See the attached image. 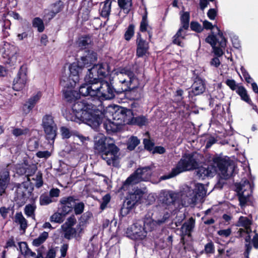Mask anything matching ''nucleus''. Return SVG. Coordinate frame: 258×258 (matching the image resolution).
Segmentation results:
<instances>
[{
    "instance_id": "1",
    "label": "nucleus",
    "mask_w": 258,
    "mask_h": 258,
    "mask_svg": "<svg viewBox=\"0 0 258 258\" xmlns=\"http://www.w3.org/2000/svg\"><path fill=\"white\" fill-rule=\"evenodd\" d=\"M206 192L204 185L202 183H196L194 189L186 186L181 191V204L183 207L195 205L206 195Z\"/></svg>"
},
{
    "instance_id": "2",
    "label": "nucleus",
    "mask_w": 258,
    "mask_h": 258,
    "mask_svg": "<svg viewBox=\"0 0 258 258\" xmlns=\"http://www.w3.org/2000/svg\"><path fill=\"white\" fill-rule=\"evenodd\" d=\"M118 82L116 83L115 92H133L139 86L138 79L134 73L130 71L121 72L117 74Z\"/></svg>"
},
{
    "instance_id": "3",
    "label": "nucleus",
    "mask_w": 258,
    "mask_h": 258,
    "mask_svg": "<svg viewBox=\"0 0 258 258\" xmlns=\"http://www.w3.org/2000/svg\"><path fill=\"white\" fill-rule=\"evenodd\" d=\"M72 112L75 113H88L90 116L88 118L93 121L98 120V126L102 120L103 114L96 105L86 100H78L75 102L72 106ZM85 113H83L84 115Z\"/></svg>"
},
{
    "instance_id": "4",
    "label": "nucleus",
    "mask_w": 258,
    "mask_h": 258,
    "mask_svg": "<svg viewBox=\"0 0 258 258\" xmlns=\"http://www.w3.org/2000/svg\"><path fill=\"white\" fill-rule=\"evenodd\" d=\"M198 165V162L192 155L185 154L182 157L176 167L172 169L170 175L162 176L160 178L162 180L169 179L181 172L194 169Z\"/></svg>"
},
{
    "instance_id": "5",
    "label": "nucleus",
    "mask_w": 258,
    "mask_h": 258,
    "mask_svg": "<svg viewBox=\"0 0 258 258\" xmlns=\"http://www.w3.org/2000/svg\"><path fill=\"white\" fill-rule=\"evenodd\" d=\"M83 68L78 62L71 64L69 66V76L65 73H63L61 76L60 80L61 86L63 87H75L77 83L79 81L80 75Z\"/></svg>"
},
{
    "instance_id": "6",
    "label": "nucleus",
    "mask_w": 258,
    "mask_h": 258,
    "mask_svg": "<svg viewBox=\"0 0 258 258\" xmlns=\"http://www.w3.org/2000/svg\"><path fill=\"white\" fill-rule=\"evenodd\" d=\"M93 89H95V96L99 99L109 100L115 96V88L112 86L111 82L106 80L96 81L95 85L93 86Z\"/></svg>"
},
{
    "instance_id": "7",
    "label": "nucleus",
    "mask_w": 258,
    "mask_h": 258,
    "mask_svg": "<svg viewBox=\"0 0 258 258\" xmlns=\"http://www.w3.org/2000/svg\"><path fill=\"white\" fill-rule=\"evenodd\" d=\"M151 175L152 169L150 166L139 168L126 179L122 185V188L125 189L127 185L135 184L142 181H147Z\"/></svg>"
},
{
    "instance_id": "8",
    "label": "nucleus",
    "mask_w": 258,
    "mask_h": 258,
    "mask_svg": "<svg viewBox=\"0 0 258 258\" xmlns=\"http://www.w3.org/2000/svg\"><path fill=\"white\" fill-rule=\"evenodd\" d=\"M41 126L47 140L54 141L57 131V126L54 117L51 114H46L42 118Z\"/></svg>"
},
{
    "instance_id": "9",
    "label": "nucleus",
    "mask_w": 258,
    "mask_h": 258,
    "mask_svg": "<svg viewBox=\"0 0 258 258\" xmlns=\"http://www.w3.org/2000/svg\"><path fill=\"white\" fill-rule=\"evenodd\" d=\"M238 195L239 205L241 208L244 207L250 201L252 189L251 185L247 180L242 181L236 185Z\"/></svg>"
},
{
    "instance_id": "10",
    "label": "nucleus",
    "mask_w": 258,
    "mask_h": 258,
    "mask_svg": "<svg viewBox=\"0 0 258 258\" xmlns=\"http://www.w3.org/2000/svg\"><path fill=\"white\" fill-rule=\"evenodd\" d=\"M75 113L72 112V109L67 112L65 114V117L68 120H71L72 121L80 123L82 122H84L89 126H91L94 129H97L98 127V120L92 121L90 118H88L90 116L88 113Z\"/></svg>"
},
{
    "instance_id": "11",
    "label": "nucleus",
    "mask_w": 258,
    "mask_h": 258,
    "mask_svg": "<svg viewBox=\"0 0 258 258\" xmlns=\"http://www.w3.org/2000/svg\"><path fill=\"white\" fill-rule=\"evenodd\" d=\"M213 162L218 168L222 178L228 179L233 175L235 168L233 163L220 157L214 158Z\"/></svg>"
},
{
    "instance_id": "12",
    "label": "nucleus",
    "mask_w": 258,
    "mask_h": 258,
    "mask_svg": "<svg viewBox=\"0 0 258 258\" xmlns=\"http://www.w3.org/2000/svg\"><path fill=\"white\" fill-rule=\"evenodd\" d=\"M119 149L113 143L108 144V149L101 154L107 165L114 167L119 166Z\"/></svg>"
},
{
    "instance_id": "13",
    "label": "nucleus",
    "mask_w": 258,
    "mask_h": 258,
    "mask_svg": "<svg viewBox=\"0 0 258 258\" xmlns=\"http://www.w3.org/2000/svg\"><path fill=\"white\" fill-rule=\"evenodd\" d=\"M33 188L26 182L19 184L17 188L15 196V201L20 204H24L32 194Z\"/></svg>"
},
{
    "instance_id": "14",
    "label": "nucleus",
    "mask_w": 258,
    "mask_h": 258,
    "mask_svg": "<svg viewBox=\"0 0 258 258\" xmlns=\"http://www.w3.org/2000/svg\"><path fill=\"white\" fill-rule=\"evenodd\" d=\"M126 234L128 237L134 240L143 239L147 236L142 221H138L131 225L127 229Z\"/></svg>"
},
{
    "instance_id": "15",
    "label": "nucleus",
    "mask_w": 258,
    "mask_h": 258,
    "mask_svg": "<svg viewBox=\"0 0 258 258\" xmlns=\"http://www.w3.org/2000/svg\"><path fill=\"white\" fill-rule=\"evenodd\" d=\"M108 66L106 64L99 63L94 65L92 68L88 69V73L87 76L93 77L96 79L97 81L100 80H104L103 79L105 78L108 75Z\"/></svg>"
},
{
    "instance_id": "16",
    "label": "nucleus",
    "mask_w": 258,
    "mask_h": 258,
    "mask_svg": "<svg viewBox=\"0 0 258 258\" xmlns=\"http://www.w3.org/2000/svg\"><path fill=\"white\" fill-rule=\"evenodd\" d=\"M85 84H83L80 87L79 93L80 95L86 96L89 95L90 96H95V91L93 89V86L95 85L96 79L93 77L86 75L85 78Z\"/></svg>"
},
{
    "instance_id": "17",
    "label": "nucleus",
    "mask_w": 258,
    "mask_h": 258,
    "mask_svg": "<svg viewBox=\"0 0 258 258\" xmlns=\"http://www.w3.org/2000/svg\"><path fill=\"white\" fill-rule=\"evenodd\" d=\"M147 119L145 116L141 115L137 117H134L133 112L130 110L125 112L123 122L124 124L130 125H137L138 126L145 125L147 123Z\"/></svg>"
},
{
    "instance_id": "18",
    "label": "nucleus",
    "mask_w": 258,
    "mask_h": 258,
    "mask_svg": "<svg viewBox=\"0 0 258 258\" xmlns=\"http://www.w3.org/2000/svg\"><path fill=\"white\" fill-rule=\"evenodd\" d=\"M79 200L74 196L64 197L60 199L59 204L60 205V210L64 215H67L71 213L76 202Z\"/></svg>"
},
{
    "instance_id": "19",
    "label": "nucleus",
    "mask_w": 258,
    "mask_h": 258,
    "mask_svg": "<svg viewBox=\"0 0 258 258\" xmlns=\"http://www.w3.org/2000/svg\"><path fill=\"white\" fill-rule=\"evenodd\" d=\"M27 77L25 69L21 68L17 76L14 80L13 88L15 91H20L23 89L27 83Z\"/></svg>"
},
{
    "instance_id": "20",
    "label": "nucleus",
    "mask_w": 258,
    "mask_h": 258,
    "mask_svg": "<svg viewBox=\"0 0 258 258\" xmlns=\"http://www.w3.org/2000/svg\"><path fill=\"white\" fill-rule=\"evenodd\" d=\"M136 44V55L138 57H143L148 54L149 43L142 38L141 35L139 33L137 35Z\"/></svg>"
},
{
    "instance_id": "21",
    "label": "nucleus",
    "mask_w": 258,
    "mask_h": 258,
    "mask_svg": "<svg viewBox=\"0 0 258 258\" xmlns=\"http://www.w3.org/2000/svg\"><path fill=\"white\" fill-rule=\"evenodd\" d=\"M168 216L165 215L161 219L157 220H154L150 217L145 218L144 222L143 223L142 222V223L144 229L146 230V234L148 232H150L154 230L157 225H160L165 222Z\"/></svg>"
},
{
    "instance_id": "22",
    "label": "nucleus",
    "mask_w": 258,
    "mask_h": 258,
    "mask_svg": "<svg viewBox=\"0 0 258 258\" xmlns=\"http://www.w3.org/2000/svg\"><path fill=\"white\" fill-rule=\"evenodd\" d=\"M10 172L8 169H4L0 172V196L6 192L10 183Z\"/></svg>"
},
{
    "instance_id": "23",
    "label": "nucleus",
    "mask_w": 258,
    "mask_h": 258,
    "mask_svg": "<svg viewBox=\"0 0 258 258\" xmlns=\"http://www.w3.org/2000/svg\"><path fill=\"white\" fill-rule=\"evenodd\" d=\"M252 221L247 217L240 216L236 224V226L243 227L244 229L240 228L238 230L240 236H242L243 233L249 234L251 232L250 228Z\"/></svg>"
},
{
    "instance_id": "24",
    "label": "nucleus",
    "mask_w": 258,
    "mask_h": 258,
    "mask_svg": "<svg viewBox=\"0 0 258 258\" xmlns=\"http://www.w3.org/2000/svg\"><path fill=\"white\" fill-rule=\"evenodd\" d=\"M181 191L176 194L172 192H164L160 196V200L165 206H170L175 203L176 198H178L181 201Z\"/></svg>"
},
{
    "instance_id": "25",
    "label": "nucleus",
    "mask_w": 258,
    "mask_h": 258,
    "mask_svg": "<svg viewBox=\"0 0 258 258\" xmlns=\"http://www.w3.org/2000/svg\"><path fill=\"white\" fill-rule=\"evenodd\" d=\"M195 226V219L190 217L187 221H185L180 228L181 240H183L185 236L189 237L191 232L192 231Z\"/></svg>"
},
{
    "instance_id": "26",
    "label": "nucleus",
    "mask_w": 258,
    "mask_h": 258,
    "mask_svg": "<svg viewBox=\"0 0 258 258\" xmlns=\"http://www.w3.org/2000/svg\"><path fill=\"white\" fill-rule=\"evenodd\" d=\"M41 97L42 93L39 91L28 99L24 105V110L26 113H29L32 110L35 105L39 102Z\"/></svg>"
},
{
    "instance_id": "27",
    "label": "nucleus",
    "mask_w": 258,
    "mask_h": 258,
    "mask_svg": "<svg viewBox=\"0 0 258 258\" xmlns=\"http://www.w3.org/2000/svg\"><path fill=\"white\" fill-rule=\"evenodd\" d=\"M97 59V54L93 51H88L87 55L81 57L77 62L83 68H88Z\"/></svg>"
},
{
    "instance_id": "28",
    "label": "nucleus",
    "mask_w": 258,
    "mask_h": 258,
    "mask_svg": "<svg viewBox=\"0 0 258 258\" xmlns=\"http://www.w3.org/2000/svg\"><path fill=\"white\" fill-rule=\"evenodd\" d=\"M103 127L108 133H115L121 129L122 123L115 119L113 121L106 120L103 122Z\"/></svg>"
},
{
    "instance_id": "29",
    "label": "nucleus",
    "mask_w": 258,
    "mask_h": 258,
    "mask_svg": "<svg viewBox=\"0 0 258 258\" xmlns=\"http://www.w3.org/2000/svg\"><path fill=\"white\" fill-rule=\"evenodd\" d=\"M215 28L216 30L218 31V35L220 37L221 40L220 41L218 42L219 47H217L215 45L212 47L214 54L218 56H221L223 55V49H224L226 45V40L224 37L222 32L220 31L219 28L218 27H216Z\"/></svg>"
},
{
    "instance_id": "30",
    "label": "nucleus",
    "mask_w": 258,
    "mask_h": 258,
    "mask_svg": "<svg viewBox=\"0 0 258 258\" xmlns=\"http://www.w3.org/2000/svg\"><path fill=\"white\" fill-rule=\"evenodd\" d=\"M205 90V84L203 80L197 79L192 85V90L189 91V96H197L202 94Z\"/></svg>"
},
{
    "instance_id": "31",
    "label": "nucleus",
    "mask_w": 258,
    "mask_h": 258,
    "mask_svg": "<svg viewBox=\"0 0 258 258\" xmlns=\"http://www.w3.org/2000/svg\"><path fill=\"white\" fill-rule=\"evenodd\" d=\"M19 250L21 254L24 255L25 258H36L35 252L32 251L28 246L25 242H20L17 243Z\"/></svg>"
},
{
    "instance_id": "32",
    "label": "nucleus",
    "mask_w": 258,
    "mask_h": 258,
    "mask_svg": "<svg viewBox=\"0 0 258 258\" xmlns=\"http://www.w3.org/2000/svg\"><path fill=\"white\" fill-rule=\"evenodd\" d=\"M111 0H105L100 4L99 11L100 15L102 17L108 18L111 12Z\"/></svg>"
},
{
    "instance_id": "33",
    "label": "nucleus",
    "mask_w": 258,
    "mask_h": 258,
    "mask_svg": "<svg viewBox=\"0 0 258 258\" xmlns=\"http://www.w3.org/2000/svg\"><path fill=\"white\" fill-rule=\"evenodd\" d=\"M215 174V170L210 167H201L196 170V176L199 179H203L206 177H212Z\"/></svg>"
},
{
    "instance_id": "34",
    "label": "nucleus",
    "mask_w": 258,
    "mask_h": 258,
    "mask_svg": "<svg viewBox=\"0 0 258 258\" xmlns=\"http://www.w3.org/2000/svg\"><path fill=\"white\" fill-rule=\"evenodd\" d=\"M108 144L105 143V138L101 137L98 140L96 139L94 144L95 149L101 155L108 149Z\"/></svg>"
},
{
    "instance_id": "35",
    "label": "nucleus",
    "mask_w": 258,
    "mask_h": 258,
    "mask_svg": "<svg viewBox=\"0 0 258 258\" xmlns=\"http://www.w3.org/2000/svg\"><path fill=\"white\" fill-rule=\"evenodd\" d=\"M186 30L182 28H179L177 33L173 37V43L180 46H183L182 40L186 36Z\"/></svg>"
},
{
    "instance_id": "36",
    "label": "nucleus",
    "mask_w": 258,
    "mask_h": 258,
    "mask_svg": "<svg viewBox=\"0 0 258 258\" xmlns=\"http://www.w3.org/2000/svg\"><path fill=\"white\" fill-rule=\"evenodd\" d=\"M92 44L91 38L87 35L79 37L76 42L77 46L81 49L87 48Z\"/></svg>"
},
{
    "instance_id": "37",
    "label": "nucleus",
    "mask_w": 258,
    "mask_h": 258,
    "mask_svg": "<svg viewBox=\"0 0 258 258\" xmlns=\"http://www.w3.org/2000/svg\"><path fill=\"white\" fill-rule=\"evenodd\" d=\"M140 30L142 32L147 31L149 34V39L151 38L152 35L151 28L149 25L147 15L146 14L143 15L142 17V21L140 23Z\"/></svg>"
},
{
    "instance_id": "38",
    "label": "nucleus",
    "mask_w": 258,
    "mask_h": 258,
    "mask_svg": "<svg viewBox=\"0 0 258 258\" xmlns=\"http://www.w3.org/2000/svg\"><path fill=\"white\" fill-rule=\"evenodd\" d=\"M14 222L20 226V229L25 231L28 226L27 221L21 212L16 213L14 217Z\"/></svg>"
},
{
    "instance_id": "39",
    "label": "nucleus",
    "mask_w": 258,
    "mask_h": 258,
    "mask_svg": "<svg viewBox=\"0 0 258 258\" xmlns=\"http://www.w3.org/2000/svg\"><path fill=\"white\" fill-rule=\"evenodd\" d=\"M119 8L124 13L127 14L133 7V0H117Z\"/></svg>"
},
{
    "instance_id": "40",
    "label": "nucleus",
    "mask_w": 258,
    "mask_h": 258,
    "mask_svg": "<svg viewBox=\"0 0 258 258\" xmlns=\"http://www.w3.org/2000/svg\"><path fill=\"white\" fill-rule=\"evenodd\" d=\"M63 94L64 98L68 101H72L74 99H76L78 97V93L73 90L74 87L68 88L67 87H63Z\"/></svg>"
},
{
    "instance_id": "41",
    "label": "nucleus",
    "mask_w": 258,
    "mask_h": 258,
    "mask_svg": "<svg viewBox=\"0 0 258 258\" xmlns=\"http://www.w3.org/2000/svg\"><path fill=\"white\" fill-rule=\"evenodd\" d=\"M190 15L188 12H183L180 14L181 26L184 30H187L189 27Z\"/></svg>"
},
{
    "instance_id": "42",
    "label": "nucleus",
    "mask_w": 258,
    "mask_h": 258,
    "mask_svg": "<svg viewBox=\"0 0 258 258\" xmlns=\"http://www.w3.org/2000/svg\"><path fill=\"white\" fill-rule=\"evenodd\" d=\"M236 93L241 97L242 100L248 104H251V101L247 93V91L243 86L238 87Z\"/></svg>"
},
{
    "instance_id": "43",
    "label": "nucleus",
    "mask_w": 258,
    "mask_h": 258,
    "mask_svg": "<svg viewBox=\"0 0 258 258\" xmlns=\"http://www.w3.org/2000/svg\"><path fill=\"white\" fill-rule=\"evenodd\" d=\"M36 206L35 204H28L24 208V213L28 217H31L35 219V211Z\"/></svg>"
},
{
    "instance_id": "44",
    "label": "nucleus",
    "mask_w": 258,
    "mask_h": 258,
    "mask_svg": "<svg viewBox=\"0 0 258 258\" xmlns=\"http://www.w3.org/2000/svg\"><path fill=\"white\" fill-rule=\"evenodd\" d=\"M66 215H64L62 212L61 213L55 212L50 217V221L51 222L56 223H61L64 220V217Z\"/></svg>"
},
{
    "instance_id": "45",
    "label": "nucleus",
    "mask_w": 258,
    "mask_h": 258,
    "mask_svg": "<svg viewBox=\"0 0 258 258\" xmlns=\"http://www.w3.org/2000/svg\"><path fill=\"white\" fill-rule=\"evenodd\" d=\"M63 7V3L60 0L58 1L51 5V13L55 15L61 11Z\"/></svg>"
},
{
    "instance_id": "46",
    "label": "nucleus",
    "mask_w": 258,
    "mask_h": 258,
    "mask_svg": "<svg viewBox=\"0 0 258 258\" xmlns=\"http://www.w3.org/2000/svg\"><path fill=\"white\" fill-rule=\"evenodd\" d=\"M32 25L34 27L37 28L38 31L42 32L44 30V25L43 20L39 18H35L32 21Z\"/></svg>"
},
{
    "instance_id": "47",
    "label": "nucleus",
    "mask_w": 258,
    "mask_h": 258,
    "mask_svg": "<svg viewBox=\"0 0 258 258\" xmlns=\"http://www.w3.org/2000/svg\"><path fill=\"white\" fill-rule=\"evenodd\" d=\"M53 202L54 201L47 194H43L40 196L39 203L41 206H46Z\"/></svg>"
},
{
    "instance_id": "48",
    "label": "nucleus",
    "mask_w": 258,
    "mask_h": 258,
    "mask_svg": "<svg viewBox=\"0 0 258 258\" xmlns=\"http://www.w3.org/2000/svg\"><path fill=\"white\" fill-rule=\"evenodd\" d=\"M12 133L14 136L17 137L20 136L27 135L29 134L30 130L27 127H25L23 128L16 127L13 128L12 131Z\"/></svg>"
},
{
    "instance_id": "49",
    "label": "nucleus",
    "mask_w": 258,
    "mask_h": 258,
    "mask_svg": "<svg viewBox=\"0 0 258 258\" xmlns=\"http://www.w3.org/2000/svg\"><path fill=\"white\" fill-rule=\"evenodd\" d=\"M84 208V203L82 202H80L79 200L78 201L76 202L74 207H73V210L75 214L76 215H78L82 214L83 213Z\"/></svg>"
},
{
    "instance_id": "50",
    "label": "nucleus",
    "mask_w": 258,
    "mask_h": 258,
    "mask_svg": "<svg viewBox=\"0 0 258 258\" xmlns=\"http://www.w3.org/2000/svg\"><path fill=\"white\" fill-rule=\"evenodd\" d=\"M217 32L218 33V31L217 30ZM220 37L218 35V33L216 35H211L208 36L206 39V41L210 44L212 47H213L215 45H216L217 43H218V42L220 41Z\"/></svg>"
},
{
    "instance_id": "51",
    "label": "nucleus",
    "mask_w": 258,
    "mask_h": 258,
    "mask_svg": "<svg viewBox=\"0 0 258 258\" xmlns=\"http://www.w3.org/2000/svg\"><path fill=\"white\" fill-rule=\"evenodd\" d=\"M138 200L136 199V195L134 194L130 196V198H127L125 202L127 209H131L137 202Z\"/></svg>"
},
{
    "instance_id": "52",
    "label": "nucleus",
    "mask_w": 258,
    "mask_h": 258,
    "mask_svg": "<svg viewBox=\"0 0 258 258\" xmlns=\"http://www.w3.org/2000/svg\"><path fill=\"white\" fill-rule=\"evenodd\" d=\"M140 140L136 137H132L127 143V149L131 151L133 150L139 144Z\"/></svg>"
},
{
    "instance_id": "53",
    "label": "nucleus",
    "mask_w": 258,
    "mask_h": 258,
    "mask_svg": "<svg viewBox=\"0 0 258 258\" xmlns=\"http://www.w3.org/2000/svg\"><path fill=\"white\" fill-rule=\"evenodd\" d=\"M62 230L64 232V237L68 239H71L74 236H76V229L73 228H62Z\"/></svg>"
},
{
    "instance_id": "54",
    "label": "nucleus",
    "mask_w": 258,
    "mask_h": 258,
    "mask_svg": "<svg viewBox=\"0 0 258 258\" xmlns=\"http://www.w3.org/2000/svg\"><path fill=\"white\" fill-rule=\"evenodd\" d=\"M134 29H135V26L134 25L130 24L128 26L125 33H124V39L126 40H127V41L130 40L132 38V37L134 36V33H135Z\"/></svg>"
},
{
    "instance_id": "55",
    "label": "nucleus",
    "mask_w": 258,
    "mask_h": 258,
    "mask_svg": "<svg viewBox=\"0 0 258 258\" xmlns=\"http://www.w3.org/2000/svg\"><path fill=\"white\" fill-rule=\"evenodd\" d=\"M76 223V219L74 215H72L69 217L64 224L61 226V228H65L66 227L72 228Z\"/></svg>"
},
{
    "instance_id": "56",
    "label": "nucleus",
    "mask_w": 258,
    "mask_h": 258,
    "mask_svg": "<svg viewBox=\"0 0 258 258\" xmlns=\"http://www.w3.org/2000/svg\"><path fill=\"white\" fill-rule=\"evenodd\" d=\"M32 179L36 181L35 186L37 188H39L43 185V182L42 173L40 172L37 173Z\"/></svg>"
},
{
    "instance_id": "57",
    "label": "nucleus",
    "mask_w": 258,
    "mask_h": 258,
    "mask_svg": "<svg viewBox=\"0 0 258 258\" xmlns=\"http://www.w3.org/2000/svg\"><path fill=\"white\" fill-rule=\"evenodd\" d=\"M36 171V168L35 166L33 165L31 166H29L25 169L24 173L26 174V176L27 177V179L28 181H30L31 179L30 177L34 175Z\"/></svg>"
},
{
    "instance_id": "58",
    "label": "nucleus",
    "mask_w": 258,
    "mask_h": 258,
    "mask_svg": "<svg viewBox=\"0 0 258 258\" xmlns=\"http://www.w3.org/2000/svg\"><path fill=\"white\" fill-rule=\"evenodd\" d=\"M92 214L90 212H86L84 213L79 219L80 223L85 224L87 223L88 220L91 217Z\"/></svg>"
},
{
    "instance_id": "59",
    "label": "nucleus",
    "mask_w": 258,
    "mask_h": 258,
    "mask_svg": "<svg viewBox=\"0 0 258 258\" xmlns=\"http://www.w3.org/2000/svg\"><path fill=\"white\" fill-rule=\"evenodd\" d=\"M232 233V230L231 228H227L226 229H221L217 232V234L223 237H229Z\"/></svg>"
},
{
    "instance_id": "60",
    "label": "nucleus",
    "mask_w": 258,
    "mask_h": 258,
    "mask_svg": "<svg viewBox=\"0 0 258 258\" xmlns=\"http://www.w3.org/2000/svg\"><path fill=\"white\" fill-rule=\"evenodd\" d=\"M204 249L206 253H213L215 251V247L213 243L211 241L207 243L205 246Z\"/></svg>"
},
{
    "instance_id": "61",
    "label": "nucleus",
    "mask_w": 258,
    "mask_h": 258,
    "mask_svg": "<svg viewBox=\"0 0 258 258\" xmlns=\"http://www.w3.org/2000/svg\"><path fill=\"white\" fill-rule=\"evenodd\" d=\"M51 155V153L48 151H38L36 154V156L38 158L45 159H47Z\"/></svg>"
},
{
    "instance_id": "62",
    "label": "nucleus",
    "mask_w": 258,
    "mask_h": 258,
    "mask_svg": "<svg viewBox=\"0 0 258 258\" xmlns=\"http://www.w3.org/2000/svg\"><path fill=\"white\" fill-rule=\"evenodd\" d=\"M190 28L191 30L197 32H200L203 29L202 26L199 23L196 22H191Z\"/></svg>"
},
{
    "instance_id": "63",
    "label": "nucleus",
    "mask_w": 258,
    "mask_h": 258,
    "mask_svg": "<svg viewBox=\"0 0 258 258\" xmlns=\"http://www.w3.org/2000/svg\"><path fill=\"white\" fill-rule=\"evenodd\" d=\"M241 71L246 82H247L248 83H251L252 79L250 77L248 72L246 71V70L243 67H241Z\"/></svg>"
},
{
    "instance_id": "64",
    "label": "nucleus",
    "mask_w": 258,
    "mask_h": 258,
    "mask_svg": "<svg viewBox=\"0 0 258 258\" xmlns=\"http://www.w3.org/2000/svg\"><path fill=\"white\" fill-rule=\"evenodd\" d=\"M226 84L232 90L237 89L236 82L233 79H228L225 82Z\"/></svg>"
}]
</instances>
